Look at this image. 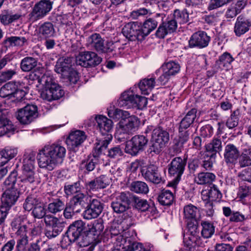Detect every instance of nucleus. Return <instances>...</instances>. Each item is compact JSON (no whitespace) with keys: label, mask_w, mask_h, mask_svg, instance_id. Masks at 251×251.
<instances>
[{"label":"nucleus","mask_w":251,"mask_h":251,"mask_svg":"<svg viewBox=\"0 0 251 251\" xmlns=\"http://www.w3.org/2000/svg\"><path fill=\"white\" fill-rule=\"evenodd\" d=\"M17 173L13 171L4 182L7 187L1 198L0 220H4L6 218L8 211L15 204L20 196L19 184L17 183Z\"/></svg>","instance_id":"1"},{"label":"nucleus","mask_w":251,"mask_h":251,"mask_svg":"<svg viewBox=\"0 0 251 251\" xmlns=\"http://www.w3.org/2000/svg\"><path fill=\"white\" fill-rule=\"evenodd\" d=\"M66 154L65 148L59 145L45 146L37 155L40 168L52 170L57 164H61Z\"/></svg>","instance_id":"2"},{"label":"nucleus","mask_w":251,"mask_h":251,"mask_svg":"<svg viewBox=\"0 0 251 251\" xmlns=\"http://www.w3.org/2000/svg\"><path fill=\"white\" fill-rule=\"evenodd\" d=\"M38 82L43 87L41 97L48 101L56 100L64 94V91L57 84L52 76L45 74L38 79Z\"/></svg>","instance_id":"3"},{"label":"nucleus","mask_w":251,"mask_h":251,"mask_svg":"<svg viewBox=\"0 0 251 251\" xmlns=\"http://www.w3.org/2000/svg\"><path fill=\"white\" fill-rule=\"evenodd\" d=\"M94 227V224H87L86 226L85 222L83 221H75L68 227L67 231L63 236L61 242L63 248H67L73 243L76 241L81 236L82 232L90 231Z\"/></svg>","instance_id":"4"},{"label":"nucleus","mask_w":251,"mask_h":251,"mask_svg":"<svg viewBox=\"0 0 251 251\" xmlns=\"http://www.w3.org/2000/svg\"><path fill=\"white\" fill-rule=\"evenodd\" d=\"M139 123L135 116L128 115L123 118L117 127L116 138L120 142H125L129 138V135L137 129Z\"/></svg>","instance_id":"5"},{"label":"nucleus","mask_w":251,"mask_h":251,"mask_svg":"<svg viewBox=\"0 0 251 251\" xmlns=\"http://www.w3.org/2000/svg\"><path fill=\"white\" fill-rule=\"evenodd\" d=\"M148 100L146 97L134 95L131 91L124 92L118 100L120 107L127 109L134 107L142 109L146 106Z\"/></svg>","instance_id":"6"},{"label":"nucleus","mask_w":251,"mask_h":251,"mask_svg":"<svg viewBox=\"0 0 251 251\" xmlns=\"http://www.w3.org/2000/svg\"><path fill=\"white\" fill-rule=\"evenodd\" d=\"M186 160L180 157H176L173 159L168 165V172L173 178L168 185L176 187L180 180L181 177L183 174Z\"/></svg>","instance_id":"7"},{"label":"nucleus","mask_w":251,"mask_h":251,"mask_svg":"<svg viewBox=\"0 0 251 251\" xmlns=\"http://www.w3.org/2000/svg\"><path fill=\"white\" fill-rule=\"evenodd\" d=\"M54 4H57L56 0H41L36 3L28 15L29 21L34 23L44 18L51 10Z\"/></svg>","instance_id":"8"},{"label":"nucleus","mask_w":251,"mask_h":251,"mask_svg":"<svg viewBox=\"0 0 251 251\" xmlns=\"http://www.w3.org/2000/svg\"><path fill=\"white\" fill-rule=\"evenodd\" d=\"M38 117V107L35 104H28L19 109L16 113L17 119L23 125L30 124Z\"/></svg>","instance_id":"9"},{"label":"nucleus","mask_w":251,"mask_h":251,"mask_svg":"<svg viewBox=\"0 0 251 251\" xmlns=\"http://www.w3.org/2000/svg\"><path fill=\"white\" fill-rule=\"evenodd\" d=\"M148 142V139L145 136L135 135L126 142L125 152L132 156L136 155L144 150Z\"/></svg>","instance_id":"10"},{"label":"nucleus","mask_w":251,"mask_h":251,"mask_svg":"<svg viewBox=\"0 0 251 251\" xmlns=\"http://www.w3.org/2000/svg\"><path fill=\"white\" fill-rule=\"evenodd\" d=\"M122 33L126 38L131 41L137 40L141 41L145 38L142 27L136 22L126 24L123 28Z\"/></svg>","instance_id":"11"},{"label":"nucleus","mask_w":251,"mask_h":251,"mask_svg":"<svg viewBox=\"0 0 251 251\" xmlns=\"http://www.w3.org/2000/svg\"><path fill=\"white\" fill-rule=\"evenodd\" d=\"M210 41V36L203 31H199L192 34L188 43L191 48H197L202 49L206 47Z\"/></svg>","instance_id":"12"},{"label":"nucleus","mask_w":251,"mask_h":251,"mask_svg":"<svg viewBox=\"0 0 251 251\" xmlns=\"http://www.w3.org/2000/svg\"><path fill=\"white\" fill-rule=\"evenodd\" d=\"M177 27V23L172 17L168 18L167 21L159 26L155 34L159 38H164L168 33H171L176 31Z\"/></svg>","instance_id":"13"},{"label":"nucleus","mask_w":251,"mask_h":251,"mask_svg":"<svg viewBox=\"0 0 251 251\" xmlns=\"http://www.w3.org/2000/svg\"><path fill=\"white\" fill-rule=\"evenodd\" d=\"M86 139L84 132L80 130H76L71 132L66 139V143L68 149L73 151H75L78 148Z\"/></svg>","instance_id":"14"},{"label":"nucleus","mask_w":251,"mask_h":251,"mask_svg":"<svg viewBox=\"0 0 251 251\" xmlns=\"http://www.w3.org/2000/svg\"><path fill=\"white\" fill-rule=\"evenodd\" d=\"M75 59L70 56H63L60 58L56 62L55 66V71L62 75H66L68 71L75 66Z\"/></svg>","instance_id":"15"},{"label":"nucleus","mask_w":251,"mask_h":251,"mask_svg":"<svg viewBox=\"0 0 251 251\" xmlns=\"http://www.w3.org/2000/svg\"><path fill=\"white\" fill-rule=\"evenodd\" d=\"M142 174L144 178L154 184H159L162 177L158 171V168L154 165H150L142 170Z\"/></svg>","instance_id":"16"},{"label":"nucleus","mask_w":251,"mask_h":251,"mask_svg":"<svg viewBox=\"0 0 251 251\" xmlns=\"http://www.w3.org/2000/svg\"><path fill=\"white\" fill-rule=\"evenodd\" d=\"M224 156L226 164L228 166L233 165L237 162L240 151L234 144H228L225 147Z\"/></svg>","instance_id":"17"},{"label":"nucleus","mask_w":251,"mask_h":251,"mask_svg":"<svg viewBox=\"0 0 251 251\" xmlns=\"http://www.w3.org/2000/svg\"><path fill=\"white\" fill-rule=\"evenodd\" d=\"M46 226V235L49 238L57 236L63 229L64 222L60 221H45Z\"/></svg>","instance_id":"18"},{"label":"nucleus","mask_w":251,"mask_h":251,"mask_svg":"<svg viewBox=\"0 0 251 251\" xmlns=\"http://www.w3.org/2000/svg\"><path fill=\"white\" fill-rule=\"evenodd\" d=\"M95 121L98 124L97 128L101 135H112L110 132L112 130L113 123L111 120L105 116L99 115L95 116Z\"/></svg>","instance_id":"19"},{"label":"nucleus","mask_w":251,"mask_h":251,"mask_svg":"<svg viewBox=\"0 0 251 251\" xmlns=\"http://www.w3.org/2000/svg\"><path fill=\"white\" fill-rule=\"evenodd\" d=\"M164 15L157 14L154 16L146 20L142 27L143 34L145 36L148 35L152 31L154 30L158 24L163 21Z\"/></svg>","instance_id":"20"},{"label":"nucleus","mask_w":251,"mask_h":251,"mask_svg":"<svg viewBox=\"0 0 251 251\" xmlns=\"http://www.w3.org/2000/svg\"><path fill=\"white\" fill-rule=\"evenodd\" d=\"M251 26V21L245 16L240 15L236 19L234 31L235 34L240 36L247 32Z\"/></svg>","instance_id":"21"},{"label":"nucleus","mask_w":251,"mask_h":251,"mask_svg":"<svg viewBox=\"0 0 251 251\" xmlns=\"http://www.w3.org/2000/svg\"><path fill=\"white\" fill-rule=\"evenodd\" d=\"M93 52L85 51L80 52L75 58L76 66H80L83 67H88L94 65V59L92 54Z\"/></svg>","instance_id":"22"},{"label":"nucleus","mask_w":251,"mask_h":251,"mask_svg":"<svg viewBox=\"0 0 251 251\" xmlns=\"http://www.w3.org/2000/svg\"><path fill=\"white\" fill-rule=\"evenodd\" d=\"M112 138V135H100L97 138L95 142V157L106 150Z\"/></svg>","instance_id":"23"},{"label":"nucleus","mask_w":251,"mask_h":251,"mask_svg":"<svg viewBox=\"0 0 251 251\" xmlns=\"http://www.w3.org/2000/svg\"><path fill=\"white\" fill-rule=\"evenodd\" d=\"M201 194L202 200L205 202L219 201L222 197V193L215 185L209 189L202 190Z\"/></svg>","instance_id":"24"},{"label":"nucleus","mask_w":251,"mask_h":251,"mask_svg":"<svg viewBox=\"0 0 251 251\" xmlns=\"http://www.w3.org/2000/svg\"><path fill=\"white\" fill-rule=\"evenodd\" d=\"M198 110L195 108H193L188 111L185 116L181 119L179 123L178 131L186 130L192 125L196 117Z\"/></svg>","instance_id":"25"},{"label":"nucleus","mask_w":251,"mask_h":251,"mask_svg":"<svg viewBox=\"0 0 251 251\" xmlns=\"http://www.w3.org/2000/svg\"><path fill=\"white\" fill-rule=\"evenodd\" d=\"M233 60L231 54L226 52L219 56V59L216 61L215 66L220 70H228L232 67L231 63Z\"/></svg>","instance_id":"26"},{"label":"nucleus","mask_w":251,"mask_h":251,"mask_svg":"<svg viewBox=\"0 0 251 251\" xmlns=\"http://www.w3.org/2000/svg\"><path fill=\"white\" fill-rule=\"evenodd\" d=\"M26 226L25 225L20 226L17 231V235H20V238L18 240L16 246L18 251H24L28 244V236L26 235Z\"/></svg>","instance_id":"27"},{"label":"nucleus","mask_w":251,"mask_h":251,"mask_svg":"<svg viewBox=\"0 0 251 251\" xmlns=\"http://www.w3.org/2000/svg\"><path fill=\"white\" fill-rule=\"evenodd\" d=\"M15 128L11 122L2 114V111H1L0 114V137L6 133L13 132Z\"/></svg>","instance_id":"28"},{"label":"nucleus","mask_w":251,"mask_h":251,"mask_svg":"<svg viewBox=\"0 0 251 251\" xmlns=\"http://www.w3.org/2000/svg\"><path fill=\"white\" fill-rule=\"evenodd\" d=\"M184 218L186 220H199L201 218L200 210L192 204L185 205L183 208Z\"/></svg>","instance_id":"29"},{"label":"nucleus","mask_w":251,"mask_h":251,"mask_svg":"<svg viewBox=\"0 0 251 251\" xmlns=\"http://www.w3.org/2000/svg\"><path fill=\"white\" fill-rule=\"evenodd\" d=\"M18 83L15 82L6 83L0 88V97L2 98L13 97L14 93L17 90Z\"/></svg>","instance_id":"30"},{"label":"nucleus","mask_w":251,"mask_h":251,"mask_svg":"<svg viewBox=\"0 0 251 251\" xmlns=\"http://www.w3.org/2000/svg\"><path fill=\"white\" fill-rule=\"evenodd\" d=\"M37 58L26 56L21 60L20 68L23 72H28L34 69L37 66Z\"/></svg>","instance_id":"31"},{"label":"nucleus","mask_w":251,"mask_h":251,"mask_svg":"<svg viewBox=\"0 0 251 251\" xmlns=\"http://www.w3.org/2000/svg\"><path fill=\"white\" fill-rule=\"evenodd\" d=\"M151 137L166 145L169 140V134L162 128L158 127L153 130Z\"/></svg>","instance_id":"32"},{"label":"nucleus","mask_w":251,"mask_h":251,"mask_svg":"<svg viewBox=\"0 0 251 251\" xmlns=\"http://www.w3.org/2000/svg\"><path fill=\"white\" fill-rule=\"evenodd\" d=\"M215 179L214 174L209 172H201L198 174L195 178V181L200 185L210 184Z\"/></svg>","instance_id":"33"},{"label":"nucleus","mask_w":251,"mask_h":251,"mask_svg":"<svg viewBox=\"0 0 251 251\" xmlns=\"http://www.w3.org/2000/svg\"><path fill=\"white\" fill-rule=\"evenodd\" d=\"M155 83L154 78H145L140 82L139 87L143 94L149 95L154 88Z\"/></svg>","instance_id":"34"},{"label":"nucleus","mask_w":251,"mask_h":251,"mask_svg":"<svg viewBox=\"0 0 251 251\" xmlns=\"http://www.w3.org/2000/svg\"><path fill=\"white\" fill-rule=\"evenodd\" d=\"M17 154L16 149H6L0 151V167L3 166Z\"/></svg>","instance_id":"35"},{"label":"nucleus","mask_w":251,"mask_h":251,"mask_svg":"<svg viewBox=\"0 0 251 251\" xmlns=\"http://www.w3.org/2000/svg\"><path fill=\"white\" fill-rule=\"evenodd\" d=\"M174 197L173 193L168 190H163L158 197V201L162 205L169 206L173 203Z\"/></svg>","instance_id":"36"},{"label":"nucleus","mask_w":251,"mask_h":251,"mask_svg":"<svg viewBox=\"0 0 251 251\" xmlns=\"http://www.w3.org/2000/svg\"><path fill=\"white\" fill-rule=\"evenodd\" d=\"M85 195L82 193L76 194L70 201V205L73 206L74 209H75L76 212H79L83 207L84 202Z\"/></svg>","instance_id":"37"},{"label":"nucleus","mask_w":251,"mask_h":251,"mask_svg":"<svg viewBox=\"0 0 251 251\" xmlns=\"http://www.w3.org/2000/svg\"><path fill=\"white\" fill-rule=\"evenodd\" d=\"M40 203H41V201L39 197L35 194L31 195L25 199L24 204V208L25 210L29 212Z\"/></svg>","instance_id":"38"},{"label":"nucleus","mask_w":251,"mask_h":251,"mask_svg":"<svg viewBox=\"0 0 251 251\" xmlns=\"http://www.w3.org/2000/svg\"><path fill=\"white\" fill-rule=\"evenodd\" d=\"M205 149L207 152L211 153L216 156L217 152H219L222 150L221 140L218 138L213 139L212 141L205 146Z\"/></svg>","instance_id":"39"},{"label":"nucleus","mask_w":251,"mask_h":251,"mask_svg":"<svg viewBox=\"0 0 251 251\" xmlns=\"http://www.w3.org/2000/svg\"><path fill=\"white\" fill-rule=\"evenodd\" d=\"M40 34L45 38H50L55 34V29L53 25L50 22H45L39 28Z\"/></svg>","instance_id":"40"},{"label":"nucleus","mask_w":251,"mask_h":251,"mask_svg":"<svg viewBox=\"0 0 251 251\" xmlns=\"http://www.w3.org/2000/svg\"><path fill=\"white\" fill-rule=\"evenodd\" d=\"M251 151L249 147L244 149L239 157V164L240 167L244 168L251 165Z\"/></svg>","instance_id":"41"},{"label":"nucleus","mask_w":251,"mask_h":251,"mask_svg":"<svg viewBox=\"0 0 251 251\" xmlns=\"http://www.w3.org/2000/svg\"><path fill=\"white\" fill-rule=\"evenodd\" d=\"M130 190L137 194H146L148 193L149 189L145 182L136 181L131 183Z\"/></svg>","instance_id":"42"},{"label":"nucleus","mask_w":251,"mask_h":251,"mask_svg":"<svg viewBox=\"0 0 251 251\" xmlns=\"http://www.w3.org/2000/svg\"><path fill=\"white\" fill-rule=\"evenodd\" d=\"M202 227L201 235L204 238H208L212 236L215 232V226L213 224L209 221H204L201 223Z\"/></svg>","instance_id":"43"},{"label":"nucleus","mask_w":251,"mask_h":251,"mask_svg":"<svg viewBox=\"0 0 251 251\" xmlns=\"http://www.w3.org/2000/svg\"><path fill=\"white\" fill-rule=\"evenodd\" d=\"M64 208V202L58 198L53 199L52 201L49 204L48 207L49 212L53 214L61 211Z\"/></svg>","instance_id":"44"},{"label":"nucleus","mask_w":251,"mask_h":251,"mask_svg":"<svg viewBox=\"0 0 251 251\" xmlns=\"http://www.w3.org/2000/svg\"><path fill=\"white\" fill-rule=\"evenodd\" d=\"M172 17L177 22V24H179L186 23L189 20V15L185 9L182 10H175Z\"/></svg>","instance_id":"45"},{"label":"nucleus","mask_w":251,"mask_h":251,"mask_svg":"<svg viewBox=\"0 0 251 251\" xmlns=\"http://www.w3.org/2000/svg\"><path fill=\"white\" fill-rule=\"evenodd\" d=\"M162 68L163 72L168 73L171 76H174L179 71L180 66L175 62L170 61L164 64Z\"/></svg>","instance_id":"46"},{"label":"nucleus","mask_w":251,"mask_h":251,"mask_svg":"<svg viewBox=\"0 0 251 251\" xmlns=\"http://www.w3.org/2000/svg\"><path fill=\"white\" fill-rule=\"evenodd\" d=\"M132 203L136 209L142 211H146L150 208V205L146 200L141 199L136 196L132 197Z\"/></svg>","instance_id":"47"},{"label":"nucleus","mask_w":251,"mask_h":251,"mask_svg":"<svg viewBox=\"0 0 251 251\" xmlns=\"http://www.w3.org/2000/svg\"><path fill=\"white\" fill-rule=\"evenodd\" d=\"M165 146V145L151 137L148 152L152 155L158 154Z\"/></svg>","instance_id":"48"},{"label":"nucleus","mask_w":251,"mask_h":251,"mask_svg":"<svg viewBox=\"0 0 251 251\" xmlns=\"http://www.w3.org/2000/svg\"><path fill=\"white\" fill-rule=\"evenodd\" d=\"M223 211L226 217L231 216L230 220H245L250 218L248 217H246L245 215L239 212H232L231 209L228 207H223Z\"/></svg>","instance_id":"49"},{"label":"nucleus","mask_w":251,"mask_h":251,"mask_svg":"<svg viewBox=\"0 0 251 251\" xmlns=\"http://www.w3.org/2000/svg\"><path fill=\"white\" fill-rule=\"evenodd\" d=\"M94 227L91 229L90 231L87 232H82L81 234L82 240L78 242V245L80 247H86L89 246L93 242V240L91 239L89 235L94 236Z\"/></svg>","instance_id":"50"},{"label":"nucleus","mask_w":251,"mask_h":251,"mask_svg":"<svg viewBox=\"0 0 251 251\" xmlns=\"http://www.w3.org/2000/svg\"><path fill=\"white\" fill-rule=\"evenodd\" d=\"M128 112L117 108L114 110H110L108 112V116L113 119H122L126 116L129 115Z\"/></svg>","instance_id":"51"},{"label":"nucleus","mask_w":251,"mask_h":251,"mask_svg":"<svg viewBox=\"0 0 251 251\" xmlns=\"http://www.w3.org/2000/svg\"><path fill=\"white\" fill-rule=\"evenodd\" d=\"M20 181L25 185H28L34 183L36 179L35 173L30 174H22L19 176Z\"/></svg>","instance_id":"52"},{"label":"nucleus","mask_w":251,"mask_h":251,"mask_svg":"<svg viewBox=\"0 0 251 251\" xmlns=\"http://www.w3.org/2000/svg\"><path fill=\"white\" fill-rule=\"evenodd\" d=\"M16 74L17 72L15 69H9L0 71V78L3 83L12 79Z\"/></svg>","instance_id":"53"},{"label":"nucleus","mask_w":251,"mask_h":251,"mask_svg":"<svg viewBox=\"0 0 251 251\" xmlns=\"http://www.w3.org/2000/svg\"><path fill=\"white\" fill-rule=\"evenodd\" d=\"M80 185L77 182L71 185H66L64 187L65 193L67 195H71L75 193H80Z\"/></svg>","instance_id":"54"},{"label":"nucleus","mask_w":251,"mask_h":251,"mask_svg":"<svg viewBox=\"0 0 251 251\" xmlns=\"http://www.w3.org/2000/svg\"><path fill=\"white\" fill-rule=\"evenodd\" d=\"M134 195H132L130 193L127 192H122L120 195L117 198V201H121L126 205H128L132 201V197Z\"/></svg>","instance_id":"55"},{"label":"nucleus","mask_w":251,"mask_h":251,"mask_svg":"<svg viewBox=\"0 0 251 251\" xmlns=\"http://www.w3.org/2000/svg\"><path fill=\"white\" fill-rule=\"evenodd\" d=\"M111 207L115 212L121 213L126 210L127 205L122 203L119 201L115 200L111 203Z\"/></svg>","instance_id":"56"},{"label":"nucleus","mask_w":251,"mask_h":251,"mask_svg":"<svg viewBox=\"0 0 251 251\" xmlns=\"http://www.w3.org/2000/svg\"><path fill=\"white\" fill-rule=\"evenodd\" d=\"M64 78H67L70 82L75 84L79 79V74L73 68L68 71L66 75H62Z\"/></svg>","instance_id":"57"},{"label":"nucleus","mask_w":251,"mask_h":251,"mask_svg":"<svg viewBox=\"0 0 251 251\" xmlns=\"http://www.w3.org/2000/svg\"><path fill=\"white\" fill-rule=\"evenodd\" d=\"M230 2V0H210L208 9L213 10Z\"/></svg>","instance_id":"58"},{"label":"nucleus","mask_w":251,"mask_h":251,"mask_svg":"<svg viewBox=\"0 0 251 251\" xmlns=\"http://www.w3.org/2000/svg\"><path fill=\"white\" fill-rule=\"evenodd\" d=\"M32 210V213L35 218L41 219L46 215V210L42 203Z\"/></svg>","instance_id":"59"},{"label":"nucleus","mask_w":251,"mask_h":251,"mask_svg":"<svg viewBox=\"0 0 251 251\" xmlns=\"http://www.w3.org/2000/svg\"><path fill=\"white\" fill-rule=\"evenodd\" d=\"M104 49L103 40L100 37L99 34L95 33V50L98 51L103 52Z\"/></svg>","instance_id":"60"},{"label":"nucleus","mask_w":251,"mask_h":251,"mask_svg":"<svg viewBox=\"0 0 251 251\" xmlns=\"http://www.w3.org/2000/svg\"><path fill=\"white\" fill-rule=\"evenodd\" d=\"M227 227H223L219 234L220 238L224 242H231L232 241V235L226 231Z\"/></svg>","instance_id":"61"},{"label":"nucleus","mask_w":251,"mask_h":251,"mask_svg":"<svg viewBox=\"0 0 251 251\" xmlns=\"http://www.w3.org/2000/svg\"><path fill=\"white\" fill-rule=\"evenodd\" d=\"M35 160V153L34 152H26L24 155L23 164H31L34 165Z\"/></svg>","instance_id":"62"},{"label":"nucleus","mask_w":251,"mask_h":251,"mask_svg":"<svg viewBox=\"0 0 251 251\" xmlns=\"http://www.w3.org/2000/svg\"><path fill=\"white\" fill-rule=\"evenodd\" d=\"M149 10L145 8H140L137 10L133 11L130 14L133 19H138L140 16H143L148 14Z\"/></svg>","instance_id":"63"},{"label":"nucleus","mask_w":251,"mask_h":251,"mask_svg":"<svg viewBox=\"0 0 251 251\" xmlns=\"http://www.w3.org/2000/svg\"><path fill=\"white\" fill-rule=\"evenodd\" d=\"M123 152L119 147H115L111 148L108 151V156L111 158H116L121 156Z\"/></svg>","instance_id":"64"}]
</instances>
